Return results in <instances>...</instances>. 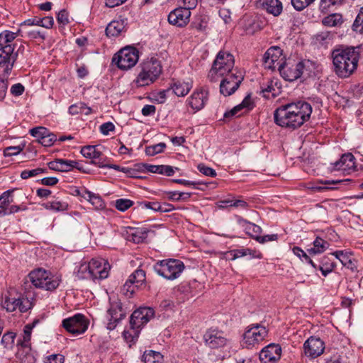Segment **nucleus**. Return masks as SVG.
<instances>
[{"label": "nucleus", "mask_w": 363, "mask_h": 363, "mask_svg": "<svg viewBox=\"0 0 363 363\" xmlns=\"http://www.w3.org/2000/svg\"><path fill=\"white\" fill-rule=\"evenodd\" d=\"M334 72L340 78H347L357 69L360 58L359 47H340L332 51Z\"/></svg>", "instance_id": "nucleus-2"}, {"label": "nucleus", "mask_w": 363, "mask_h": 363, "mask_svg": "<svg viewBox=\"0 0 363 363\" xmlns=\"http://www.w3.org/2000/svg\"><path fill=\"white\" fill-rule=\"evenodd\" d=\"M305 69V63L300 62L284 61V64L279 65L281 76L286 81L294 82L300 78Z\"/></svg>", "instance_id": "nucleus-10"}, {"label": "nucleus", "mask_w": 363, "mask_h": 363, "mask_svg": "<svg viewBox=\"0 0 363 363\" xmlns=\"http://www.w3.org/2000/svg\"><path fill=\"white\" fill-rule=\"evenodd\" d=\"M39 323V320L38 319H35L32 323H29V324H27L25 325L24 327V330H23V333H24V336H23V340H24V342L26 345H27L26 343L28 342L30 340V335H31V331H32V329Z\"/></svg>", "instance_id": "nucleus-48"}, {"label": "nucleus", "mask_w": 363, "mask_h": 363, "mask_svg": "<svg viewBox=\"0 0 363 363\" xmlns=\"http://www.w3.org/2000/svg\"><path fill=\"white\" fill-rule=\"evenodd\" d=\"M345 1V0H320V6L322 9H327L331 6L342 4Z\"/></svg>", "instance_id": "nucleus-56"}, {"label": "nucleus", "mask_w": 363, "mask_h": 363, "mask_svg": "<svg viewBox=\"0 0 363 363\" xmlns=\"http://www.w3.org/2000/svg\"><path fill=\"white\" fill-rule=\"evenodd\" d=\"M208 100V92L203 89L194 91L189 99V105L195 111L201 110Z\"/></svg>", "instance_id": "nucleus-24"}, {"label": "nucleus", "mask_w": 363, "mask_h": 363, "mask_svg": "<svg viewBox=\"0 0 363 363\" xmlns=\"http://www.w3.org/2000/svg\"><path fill=\"white\" fill-rule=\"evenodd\" d=\"M205 344L211 349L224 347L228 342L224 332L217 329H209L203 335Z\"/></svg>", "instance_id": "nucleus-15"}, {"label": "nucleus", "mask_w": 363, "mask_h": 363, "mask_svg": "<svg viewBox=\"0 0 363 363\" xmlns=\"http://www.w3.org/2000/svg\"><path fill=\"white\" fill-rule=\"evenodd\" d=\"M354 167V157L352 153L343 154L341 158L334 163V169L337 170H346Z\"/></svg>", "instance_id": "nucleus-28"}, {"label": "nucleus", "mask_w": 363, "mask_h": 363, "mask_svg": "<svg viewBox=\"0 0 363 363\" xmlns=\"http://www.w3.org/2000/svg\"><path fill=\"white\" fill-rule=\"evenodd\" d=\"M320 267H325V271H328V268H335V264L329 256H324L321 259Z\"/></svg>", "instance_id": "nucleus-61"}, {"label": "nucleus", "mask_w": 363, "mask_h": 363, "mask_svg": "<svg viewBox=\"0 0 363 363\" xmlns=\"http://www.w3.org/2000/svg\"><path fill=\"white\" fill-rule=\"evenodd\" d=\"M262 9L274 16H278L282 12V3L279 0H266L262 3Z\"/></svg>", "instance_id": "nucleus-29"}, {"label": "nucleus", "mask_w": 363, "mask_h": 363, "mask_svg": "<svg viewBox=\"0 0 363 363\" xmlns=\"http://www.w3.org/2000/svg\"><path fill=\"white\" fill-rule=\"evenodd\" d=\"M146 275L144 270L137 269L133 272L124 284L123 290L125 293H130L133 294L135 292V289L145 284Z\"/></svg>", "instance_id": "nucleus-18"}, {"label": "nucleus", "mask_w": 363, "mask_h": 363, "mask_svg": "<svg viewBox=\"0 0 363 363\" xmlns=\"http://www.w3.org/2000/svg\"><path fill=\"white\" fill-rule=\"evenodd\" d=\"M77 276L79 279H91L90 266L89 263L84 262L80 264L79 269L77 272Z\"/></svg>", "instance_id": "nucleus-40"}, {"label": "nucleus", "mask_w": 363, "mask_h": 363, "mask_svg": "<svg viewBox=\"0 0 363 363\" xmlns=\"http://www.w3.org/2000/svg\"><path fill=\"white\" fill-rule=\"evenodd\" d=\"M153 269L160 276L169 280H174L180 276L184 269V264L181 260L167 259L156 262Z\"/></svg>", "instance_id": "nucleus-6"}, {"label": "nucleus", "mask_w": 363, "mask_h": 363, "mask_svg": "<svg viewBox=\"0 0 363 363\" xmlns=\"http://www.w3.org/2000/svg\"><path fill=\"white\" fill-rule=\"evenodd\" d=\"M268 335L267 328L258 323L247 327L243 334L244 343L247 347H254L263 341Z\"/></svg>", "instance_id": "nucleus-9"}, {"label": "nucleus", "mask_w": 363, "mask_h": 363, "mask_svg": "<svg viewBox=\"0 0 363 363\" xmlns=\"http://www.w3.org/2000/svg\"><path fill=\"white\" fill-rule=\"evenodd\" d=\"M125 311L122 307L120 300H116L111 302L110 308L108 310V323H107V329L113 330L117 323L124 318Z\"/></svg>", "instance_id": "nucleus-16"}, {"label": "nucleus", "mask_w": 363, "mask_h": 363, "mask_svg": "<svg viewBox=\"0 0 363 363\" xmlns=\"http://www.w3.org/2000/svg\"><path fill=\"white\" fill-rule=\"evenodd\" d=\"M342 22V16L340 13H333L323 19V24L330 27L340 25Z\"/></svg>", "instance_id": "nucleus-36"}, {"label": "nucleus", "mask_w": 363, "mask_h": 363, "mask_svg": "<svg viewBox=\"0 0 363 363\" xmlns=\"http://www.w3.org/2000/svg\"><path fill=\"white\" fill-rule=\"evenodd\" d=\"M133 202L130 199H119L116 201L115 207L120 211H125L131 207Z\"/></svg>", "instance_id": "nucleus-46"}, {"label": "nucleus", "mask_w": 363, "mask_h": 363, "mask_svg": "<svg viewBox=\"0 0 363 363\" xmlns=\"http://www.w3.org/2000/svg\"><path fill=\"white\" fill-rule=\"evenodd\" d=\"M352 30L357 33L363 34V7L360 9L352 25Z\"/></svg>", "instance_id": "nucleus-42"}, {"label": "nucleus", "mask_w": 363, "mask_h": 363, "mask_svg": "<svg viewBox=\"0 0 363 363\" xmlns=\"http://www.w3.org/2000/svg\"><path fill=\"white\" fill-rule=\"evenodd\" d=\"M92 279H103L108 277V269L110 267L108 262L103 259H92L89 262Z\"/></svg>", "instance_id": "nucleus-22"}, {"label": "nucleus", "mask_w": 363, "mask_h": 363, "mask_svg": "<svg viewBox=\"0 0 363 363\" xmlns=\"http://www.w3.org/2000/svg\"><path fill=\"white\" fill-rule=\"evenodd\" d=\"M238 222L242 227L244 228L245 233L248 235L258 241V238L260 237V234L262 231L261 227L250 223L241 217L238 218Z\"/></svg>", "instance_id": "nucleus-26"}, {"label": "nucleus", "mask_w": 363, "mask_h": 363, "mask_svg": "<svg viewBox=\"0 0 363 363\" xmlns=\"http://www.w3.org/2000/svg\"><path fill=\"white\" fill-rule=\"evenodd\" d=\"M89 201L96 209H102L105 204L102 199L95 194H89Z\"/></svg>", "instance_id": "nucleus-45"}, {"label": "nucleus", "mask_w": 363, "mask_h": 363, "mask_svg": "<svg viewBox=\"0 0 363 363\" xmlns=\"http://www.w3.org/2000/svg\"><path fill=\"white\" fill-rule=\"evenodd\" d=\"M48 129L44 127H36L30 130V133L32 136L37 138L38 142H40L42 137L46 135Z\"/></svg>", "instance_id": "nucleus-51"}, {"label": "nucleus", "mask_w": 363, "mask_h": 363, "mask_svg": "<svg viewBox=\"0 0 363 363\" xmlns=\"http://www.w3.org/2000/svg\"><path fill=\"white\" fill-rule=\"evenodd\" d=\"M21 149L18 146L8 147L4 150V155L5 157L16 155L21 152Z\"/></svg>", "instance_id": "nucleus-62"}, {"label": "nucleus", "mask_w": 363, "mask_h": 363, "mask_svg": "<svg viewBox=\"0 0 363 363\" xmlns=\"http://www.w3.org/2000/svg\"><path fill=\"white\" fill-rule=\"evenodd\" d=\"M64 357L60 354H52L47 358L45 363H63Z\"/></svg>", "instance_id": "nucleus-64"}, {"label": "nucleus", "mask_w": 363, "mask_h": 363, "mask_svg": "<svg viewBox=\"0 0 363 363\" xmlns=\"http://www.w3.org/2000/svg\"><path fill=\"white\" fill-rule=\"evenodd\" d=\"M252 250L249 248L246 249H238L233 250L227 252V255L229 256V259L232 260H235L237 258L250 255Z\"/></svg>", "instance_id": "nucleus-44"}, {"label": "nucleus", "mask_w": 363, "mask_h": 363, "mask_svg": "<svg viewBox=\"0 0 363 363\" xmlns=\"http://www.w3.org/2000/svg\"><path fill=\"white\" fill-rule=\"evenodd\" d=\"M16 333L13 332H8L5 333L1 337V344L7 350H12L15 346Z\"/></svg>", "instance_id": "nucleus-39"}, {"label": "nucleus", "mask_w": 363, "mask_h": 363, "mask_svg": "<svg viewBox=\"0 0 363 363\" xmlns=\"http://www.w3.org/2000/svg\"><path fill=\"white\" fill-rule=\"evenodd\" d=\"M220 84V92L227 96L233 94L240 86L243 77L237 73H230L223 77Z\"/></svg>", "instance_id": "nucleus-12"}, {"label": "nucleus", "mask_w": 363, "mask_h": 363, "mask_svg": "<svg viewBox=\"0 0 363 363\" xmlns=\"http://www.w3.org/2000/svg\"><path fill=\"white\" fill-rule=\"evenodd\" d=\"M261 89V92L263 94V96L267 99L270 98L269 94H272V97H274L276 96V93H274L275 89L272 84V82H270L269 84L262 86Z\"/></svg>", "instance_id": "nucleus-53"}, {"label": "nucleus", "mask_w": 363, "mask_h": 363, "mask_svg": "<svg viewBox=\"0 0 363 363\" xmlns=\"http://www.w3.org/2000/svg\"><path fill=\"white\" fill-rule=\"evenodd\" d=\"M165 147L166 145L164 143H160L154 145L147 146L145 148V153L147 155L153 156L156 154L162 152Z\"/></svg>", "instance_id": "nucleus-43"}, {"label": "nucleus", "mask_w": 363, "mask_h": 363, "mask_svg": "<svg viewBox=\"0 0 363 363\" xmlns=\"http://www.w3.org/2000/svg\"><path fill=\"white\" fill-rule=\"evenodd\" d=\"M139 205L142 208L151 209L154 211H158V208H160V203L157 201H142L139 203Z\"/></svg>", "instance_id": "nucleus-57"}, {"label": "nucleus", "mask_w": 363, "mask_h": 363, "mask_svg": "<svg viewBox=\"0 0 363 363\" xmlns=\"http://www.w3.org/2000/svg\"><path fill=\"white\" fill-rule=\"evenodd\" d=\"M114 130L115 125L111 122L104 123L100 126V131L104 135H108L110 132H112Z\"/></svg>", "instance_id": "nucleus-58"}, {"label": "nucleus", "mask_w": 363, "mask_h": 363, "mask_svg": "<svg viewBox=\"0 0 363 363\" xmlns=\"http://www.w3.org/2000/svg\"><path fill=\"white\" fill-rule=\"evenodd\" d=\"M139 333L138 329L130 327L128 330H125L123 333V335L127 342L134 343L137 340Z\"/></svg>", "instance_id": "nucleus-41"}, {"label": "nucleus", "mask_w": 363, "mask_h": 363, "mask_svg": "<svg viewBox=\"0 0 363 363\" xmlns=\"http://www.w3.org/2000/svg\"><path fill=\"white\" fill-rule=\"evenodd\" d=\"M315 0H291V4L296 11H302Z\"/></svg>", "instance_id": "nucleus-49"}, {"label": "nucleus", "mask_w": 363, "mask_h": 363, "mask_svg": "<svg viewBox=\"0 0 363 363\" xmlns=\"http://www.w3.org/2000/svg\"><path fill=\"white\" fill-rule=\"evenodd\" d=\"M11 296V294H10ZM21 296L16 294L14 296L6 297L5 300L4 308L9 312H13L18 309V303H20Z\"/></svg>", "instance_id": "nucleus-37"}, {"label": "nucleus", "mask_w": 363, "mask_h": 363, "mask_svg": "<svg viewBox=\"0 0 363 363\" xmlns=\"http://www.w3.org/2000/svg\"><path fill=\"white\" fill-rule=\"evenodd\" d=\"M56 135L52 133H49L48 131L46 135L42 137L40 143L45 147H50L53 145L54 142L56 141Z\"/></svg>", "instance_id": "nucleus-52"}, {"label": "nucleus", "mask_w": 363, "mask_h": 363, "mask_svg": "<svg viewBox=\"0 0 363 363\" xmlns=\"http://www.w3.org/2000/svg\"><path fill=\"white\" fill-rule=\"evenodd\" d=\"M54 24V19L52 16L40 18V26L45 28H51Z\"/></svg>", "instance_id": "nucleus-63"}, {"label": "nucleus", "mask_w": 363, "mask_h": 363, "mask_svg": "<svg viewBox=\"0 0 363 363\" xmlns=\"http://www.w3.org/2000/svg\"><path fill=\"white\" fill-rule=\"evenodd\" d=\"M160 61L151 58L141 65V70L134 81L137 86H145L153 83L162 73Z\"/></svg>", "instance_id": "nucleus-3"}, {"label": "nucleus", "mask_w": 363, "mask_h": 363, "mask_svg": "<svg viewBox=\"0 0 363 363\" xmlns=\"http://www.w3.org/2000/svg\"><path fill=\"white\" fill-rule=\"evenodd\" d=\"M138 53L135 48L128 46L120 50L114 55L113 62L119 69L127 70L135 65L139 59Z\"/></svg>", "instance_id": "nucleus-8"}, {"label": "nucleus", "mask_w": 363, "mask_h": 363, "mask_svg": "<svg viewBox=\"0 0 363 363\" xmlns=\"http://www.w3.org/2000/svg\"><path fill=\"white\" fill-rule=\"evenodd\" d=\"M147 233L148 231L144 228L133 230L128 233L127 240L134 243H141L147 238Z\"/></svg>", "instance_id": "nucleus-32"}, {"label": "nucleus", "mask_w": 363, "mask_h": 363, "mask_svg": "<svg viewBox=\"0 0 363 363\" xmlns=\"http://www.w3.org/2000/svg\"><path fill=\"white\" fill-rule=\"evenodd\" d=\"M142 360L144 363H163V356L158 352L145 351Z\"/></svg>", "instance_id": "nucleus-34"}, {"label": "nucleus", "mask_w": 363, "mask_h": 363, "mask_svg": "<svg viewBox=\"0 0 363 363\" xmlns=\"http://www.w3.org/2000/svg\"><path fill=\"white\" fill-rule=\"evenodd\" d=\"M154 314V310L148 307L140 308L135 310L130 316V325L131 328H137L140 330L142 326L153 318Z\"/></svg>", "instance_id": "nucleus-14"}, {"label": "nucleus", "mask_w": 363, "mask_h": 363, "mask_svg": "<svg viewBox=\"0 0 363 363\" xmlns=\"http://www.w3.org/2000/svg\"><path fill=\"white\" fill-rule=\"evenodd\" d=\"M91 112V108L88 107L84 103L79 102L78 104H72L69 107V113L71 115L84 114L89 115Z\"/></svg>", "instance_id": "nucleus-35"}, {"label": "nucleus", "mask_w": 363, "mask_h": 363, "mask_svg": "<svg viewBox=\"0 0 363 363\" xmlns=\"http://www.w3.org/2000/svg\"><path fill=\"white\" fill-rule=\"evenodd\" d=\"M281 348L279 345L271 343L264 347L259 353L262 363H276L281 358Z\"/></svg>", "instance_id": "nucleus-20"}, {"label": "nucleus", "mask_w": 363, "mask_h": 363, "mask_svg": "<svg viewBox=\"0 0 363 363\" xmlns=\"http://www.w3.org/2000/svg\"><path fill=\"white\" fill-rule=\"evenodd\" d=\"M82 155L91 160V163L103 168L107 157H104L101 152L99 151L95 145L84 146L81 150Z\"/></svg>", "instance_id": "nucleus-23"}, {"label": "nucleus", "mask_w": 363, "mask_h": 363, "mask_svg": "<svg viewBox=\"0 0 363 363\" xmlns=\"http://www.w3.org/2000/svg\"><path fill=\"white\" fill-rule=\"evenodd\" d=\"M313 245L315 249L317 250L318 252H323L329 246V243L323 239L317 237L313 241Z\"/></svg>", "instance_id": "nucleus-50"}, {"label": "nucleus", "mask_w": 363, "mask_h": 363, "mask_svg": "<svg viewBox=\"0 0 363 363\" xmlns=\"http://www.w3.org/2000/svg\"><path fill=\"white\" fill-rule=\"evenodd\" d=\"M312 111L311 105L306 101L289 103L275 109L274 121L283 128L294 130L310 119Z\"/></svg>", "instance_id": "nucleus-1"}, {"label": "nucleus", "mask_w": 363, "mask_h": 363, "mask_svg": "<svg viewBox=\"0 0 363 363\" xmlns=\"http://www.w3.org/2000/svg\"><path fill=\"white\" fill-rule=\"evenodd\" d=\"M15 191L16 189H13L1 194V215L14 213L19 211H26L27 209V206L24 205H12L9 206V204L14 201L13 194Z\"/></svg>", "instance_id": "nucleus-19"}, {"label": "nucleus", "mask_w": 363, "mask_h": 363, "mask_svg": "<svg viewBox=\"0 0 363 363\" xmlns=\"http://www.w3.org/2000/svg\"><path fill=\"white\" fill-rule=\"evenodd\" d=\"M235 64L234 57L232 54L220 51L216 60H214L212 67L208 73V78L211 82L218 81V77H223L228 74L233 73Z\"/></svg>", "instance_id": "nucleus-4"}, {"label": "nucleus", "mask_w": 363, "mask_h": 363, "mask_svg": "<svg viewBox=\"0 0 363 363\" xmlns=\"http://www.w3.org/2000/svg\"><path fill=\"white\" fill-rule=\"evenodd\" d=\"M237 106H240V110L246 108L247 111L251 110L253 108V103L250 95L245 97L242 103Z\"/></svg>", "instance_id": "nucleus-59"}, {"label": "nucleus", "mask_w": 363, "mask_h": 363, "mask_svg": "<svg viewBox=\"0 0 363 363\" xmlns=\"http://www.w3.org/2000/svg\"><path fill=\"white\" fill-rule=\"evenodd\" d=\"M48 165L50 169L58 172H68L74 167L79 170L82 169L81 167L78 166L77 162L62 159H57L54 161H51L48 164Z\"/></svg>", "instance_id": "nucleus-25"}, {"label": "nucleus", "mask_w": 363, "mask_h": 363, "mask_svg": "<svg viewBox=\"0 0 363 363\" xmlns=\"http://www.w3.org/2000/svg\"><path fill=\"white\" fill-rule=\"evenodd\" d=\"M191 88V82H184L177 81L174 82L172 86V89H173L174 93L178 96H186L189 92Z\"/></svg>", "instance_id": "nucleus-31"}, {"label": "nucleus", "mask_w": 363, "mask_h": 363, "mask_svg": "<svg viewBox=\"0 0 363 363\" xmlns=\"http://www.w3.org/2000/svg\"><path fill=\"white\" fill-rule=\"evenodd\" d=\"M303 350L307 357L314 359L323 353L325 343L320 338L311 336L303 344Z\"/></svg>", "instance_id": "nucleus-17"}, {"label": "nucleus", "mask_w": 363, "mask_h": 363, "mask_svg": "<svg viewBox=\"0 0 363 363\" xmlns=\"http://www.w3.org/2000/svg\"><path fill=\"white\" fill-rule=\"evenodd\" d=\"M30 282L35 287L48 291L55 289L60 284V279L42 268L31 271L26 278L25 284Z\"/></svg>", "instance_id": "nucleus-5"}, {"label": "nucleus", "mask_w": 363, "mask_h": 363, "mask_svg": "<svg viewBox=\"0 0 363 363\" xmlns=\"http://www.w3.org/2000/svg\"><path fill=\"white\" fill-rule=\"evenodd\" d=\"M125 26L123 21H113L108 24L106 28L107 36L117 37L123 30Z\"/></svg>", "instance_id": "nucleus-33"}, {"label": "nucleus", "mask_w": 363, "mask_h": 363, "mask_svg": "<svg viewBox=\"0 0 363 363\" xmlns=\"http://www.w3.org/2000/svg\"><path fill=\"white\" fill-rule=\"evenodd\" d=\"M191 11L187 8L179 7L175 9L168 15V22L177 27H184L189 21Z\"/></svg>", "instance_id": "nucleus-21"}, {"label": "nucleus", "mask_w": 363, "mask_h": 363, "mask_svg": "<svg viewBox=\"0 0 363 363\" xmlns=\"http://www.w3.org/2000/svg\"><path fill=\"white\" fill-rule=\"evenodd\" d=\"M283 50L278 46L270 47L263 56V64L265 68L274 69L276 67L279 71V65L284 64Z\"/></svg>", "instance_id": "nucleus-13"}, {"label": "nucleus", "mask_w": 363, "mask_h": 363, "mask_svg": "<svg viewBox=\"0 0 363 363\" xmlns=\"http://www.w3.org/2000/svg\"><path fill=\"white\" fill-rule=\"evenodd\" d=\"M88 325L89 321L80 313L64 319L62 321L63 328L73 335L84 333L87 330Z\"/></svg>", "instance_id": "nucleus-11"}, {"label": "nucleus", "mask_w": 363, "mask_h": 363, "mask_svg": "<svg viewBox=\"0 0 363 363\" xmlns=\"http://www.w3.org/2000/svg\"><path fill=\"white\" fill-rule=\"evenodd\" d=\"M57 21L58 23L65 26L69 23V14L65 9L61 10L57 16Z\"/></svg>", "instance_id": "nucleus-54"}, {"label": "nucleus", "mask_w": 363, "mask_h": 363, "mask_svg": "<svg viewBox=\"0 0 363 363\" xmlns=\"http://www.w3.org/2000/svg\"><path fill=\"white\" fill-rule=\"evenodd\" d=\"M68 203L65 201H53L44 204V207L48 210L55 211H65L68 209Z\"/></svg>", "instance_id": "nucleus-38"}, {"label": "nucleus", "mask_w": 363, "mask_h": 363, "mask_svg": "<svg viewBox=\"0 0 363 363\" xmlns=\"http://www.w3.org/2000/svg\"><path fill=\"white\" fill-rule=\"evenodd\" d=\"M5 30L4 31V39L6 45L3 46L1 45V67H4V72L6 74H9L11 71L13 64L16 60L18 54L14 52V45L11 44L17 36L18 33Z\"/></svg>", "instance_id": "nucleus-7"}, {"label": "nucleus", "mask_w": 363, "mask_h": 363, "mask_svg": "<svg viewBox=\"0 0 363 363\" xmlns=\"http://www.w3.org/2000/svg\"><path fill=\"white\" fill-rule=\"evenodd\" d=\"M332 256H335L344 266H347L351 264V259L347 253L343 251H336L330 254Z\"/></svg>", "instance_id": "nucleus-47"}, {"label": "nucleus", "mask_w": 363, "mask_h": 363, "mask_svg": "<svg viewBox=\"0 0 363 363\" xmlns=\"http://www.w3.org/2000/svg\"><path fill=\"white\" fill-rule=\"evenodd\" d=\"M198 169L200 172L206 176L211 177H215L216 176V172L213 169L208 167L203 164L198 165Z\"/></svg>", "instance_id": "nucleus-55"}, {"label": "nucleus", "mask_w": 363, "mask_h": 363, "mask_svg": "<svg viewBox=\"0 0 363 363\" xmlns=\"http://www.w3.org/2000/svg\"><path fill=\"white\" fill-rule=\"evenodd\" d=\"M25 88L21 83H17L13 84L11 87V94L13 96H18L23 94L24 92Z\"/></svg>", "instance_id": "nucleus-60"}, {"label": "nucleus", "mask_w": 363, "mask_h": 363, "mask_svg": "<svg viewBox=\"0 0 363 363\" xmlns=\"http://www.w3.org/2000/svg\"><path fill=\"white\" fill-rule=\"evenodd\" d=\"M17 355L21 363H35V358L30 352V348L25 343L21 344V349L18 350Z\"/></svg>", "instance_id": "nucleus-30"}, {"label": "nucleus", "mask_w": 363, "mask_h": 363, "mask_svg": "<svg viewBox=\"0 0 363 363\" xmlns=\"http://www.w3.org/2000/svg\"><path fill=\"white\" fill-rule=\"evenodd\" d=\"M135 166L138 167V169H140V167H143L150 172L164 174L168 177L173 175L174 173V168L172 166L169 165H152L148 164H136Z\"/></svg>", "instance_id": "nucleus-27"}]
</instances>
